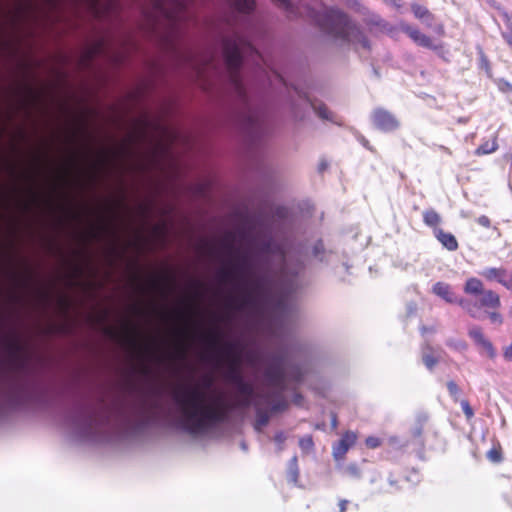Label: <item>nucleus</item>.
Returning <instances> with one entry per match:
<instances>
[{
  "instance_id": "48",
  "label": "nucleus",
  "mask_w": 512,
  "mask_h": 512,
  "mask_svg": "<svg viewBox=\"0 0 512 512\" xmlns=\"http://www.w3.org/2000/svg\"><path fill=\"white\" fill-rule=\"evenodd\" d=\"M446 345L459 351L466 349V343L461 340L449 339L447 340Z\"/></svg>"
},
{
  "instance_id": "19",
  "label": "nucleus",
  "mask_w": 512,
  "mask_h": 512,
  "mask_svg": "<svg viewBox=\"0 0 512 512\" xmlns=\"http://www.w3.org/2000/svg\"><path fill=\"white\" fill-rule=\"evenodd\" d=\"M231 7L236 17L248 20L255 8L254 0H232Z\"/></svg>"
},
{
  "instance_id": "38",
  "label": "nucleus",
  "mask_w": 512,
  "mask_h": 512,
  "mask_svg": "<svg viewBox=\"0 0 512 512\" xmlns=\"http://www.w3.org/2000/svg\"><path fill=\"white\" fill-rule=\"evenodd\" d=\"M13 280L21 287H27L32 279V271L29 268H25L23 274L12 273Z\"/></svg>"
},
{
  "instance_id": "16",
  "label": "nucleus",
  "mask_w": 512,
  "mask_h": 512,
  "mask_svg": "<svg viewBox=\"0 0 512 512\" xmlns=\"http://www.w3.org/2000/svg\"><path fill=\"white\" fill-rule=\"evenodd\" d=\"M356 442V435L351 431H347L341 439L333 445V457L336 461L342 460L349 448Z\"/></svg>"
},
{
  "instance_id": "49",
  "label": "nucleus",
  "mask_w": 512,
  "mask_h": 512,
  "mask_svg": "<svg viewBox=\"0 0 512 512\" xmlns=\"http://www.w3.org/2000/svg\"><path fill=\"white\" fill-rule=\"evenodd\" d=\"M497 87L503 93H510V92H512V84L509 83L506 80H503V79L498 80L497 81Z\"/></svg>"
},
{
  "instance_id": "62",
  "label": "nucleus",
  "mask_w": 512,
  "mask_h": 512,
  "mask_svg": "<svg viewBox=\"0 0 512 512\" xmlns=\"http://www.w3.org/2000/svg\"><path fill=\"white\" fill-rule=\"evenodd\" d=\"M73 273H74V276H77V277L82 275V273H83L82 266L78 265V264L74 265L73 266Z\"/></svg>"
},
{
  "instance_id": "39",
  "label": "nucleus",
  "mask_w": 512,
  "mask_h": 512,
  "mask_svg": "<svg viewBox=\"0 0 512 512\" xmlns=\"http://www.w3.org/2000/svg\"><path fill=\"white\" fill-rule=\"evenodd\" d=\"M153 356L155 362H160V328L157 325L153 337Z\"/></svg>"
},
{
  "instance_id": "3",
  "label": "nucleus",
  "mask_w": 512,
  "mask_h": 512,
  "mask_svg": "<svg viewBox=\"0 0 512 512\" xmlns=\"http://www.w3.org/2000/svg\"><path fill=\"white\" fill-rule=\"evenodd\" d=\"M227 23L233 29L232 36H225L222 39V58L228 79L238 101L243 106L247 120L254 122V116L251 113L250 99L244 85L241 69L244 63L243 49L246 47L253 50L248 41L237 31L235 19L228 18Z\"/></svg>"
},
{
  "instance_id": "31",
  "label": "nucleus",
  "mask_w": 512,
  "mask_h": 512,
  "mask_svg": "<svg viewBox=\"0 0 512 512\" xmlns=\"http://www.w3.org/2000/svg\"><path fill=\"white\" fill-rule=\"evenodd\" d=\"M152 287H153L154 294H155L153 313H154L155 320L157 321L158 319H160V302L157 299L158 294L160 293V271H158V270H155V272H154L153 279H152Z\"/></svg>"
},
{
  "instance_id": "35",
  "label": "nucleus",
  "mask_w": 512,
  "mask_h": 512,
  "mask_svg": "<svg viewBox=\"0 0 512 512\" xmlns=\"http://www.w3.org/2000/svg\"><path fill=\"white\" fill-rule=\"evenodd\" d=\"M313 109L315 113L320 117L321 119L331 121L335 124H339L336 120V116L331 112L328 107L322 103H315L312 104Z\"/></svg>"
},
{
  "instance_id": "12",
  "label": "nucleus",
  "mask_w": 512,
  "mask_h": 512,
  "mask_svg": "<svg viewBox=\"0 0 512 512\" xmlns=\"http://www.w3.org/2000/svg\"><path fill=\"white\" fill-rule=\"evenodd\" d=\"M370 117L373 126L382 132H393L399 127L397 118L386 109L376 108L372 111Z\"/></svg>"
},
{
  "instance_id": "52",
  "label": "nucleus",
  "mask_w": 512,
  "mask_h": 512,
  "mask_svg": "<svg viewBox=\"0 0 512 512\" xmlns=\"http://www.w3.org/2000/svg\"><path fill=\"white\" fill-rule=\"evenodd\" d=\"M292 378L297 382L302 380L303 372H302V368L300 366L295 365L292 367Z\"/></svg>"
},
{
  "instance_id": "28",
  "label": "nucleus",
  "mask_w": 512,
  "mask_h": 512,
  "mask_svg": "<svg viewBox=\"0 0 512 512\" xmlns=\"http://www.w3.org/2000/svg\"><path fill=\"white\" fill-rule=\"evenodd\" d=\"M266 403L270 404V397L257 396H240L238 398V405L243 409L253 407L256 409V404Z\"/></svg>"
},
{
  "instance_id": "57",
  "label": "nucleus",
  "mask_w": 512,
  "mask_h": 512,
  "mask_svg": "<svg viewBox=\"0 0 512 512\" xmlns=\"http://www.w3.org/2000/svg\"><path fill=\"white\" fill-rule=\"evenodd\" d=\"M102 49V43H97L87 52V58L92 59Z\"/></svg>"
},
{
  "instance_id": "20",
  "label": "nucleus",
  "mask_w": 512,
  "mask_h": 512,
  "mask_svg": "<svg viewBox=\"0 0 512 512\" xmlns=\"http://www.w3.org/2000/svg\"><path fill=\"white\" fill-rule=\"evenodd\" d=\"M269 405L270 404L266 403L256 404L254 429L257 432H261L270 421L271 414L268 410Z\"/></svg>"
},
{
  "instance_id": "10",
  "label": "nucleus",
  "mask_w": 512,
  "mask_h": 512,
  "mask_svg": "<svg viewBox=\"0 0 512 512\" xmlns=\"http://www.w3.org/2000/svg\"><path fill=\"white\" fill-rule=\"evenodd\" d=\"M478 301L461 298L459 306H461L472 318L481 319V308H499L501 305L499 295L492 290H484Z\"/></svg>"
},
{
  "instance_id": "43",
  "label": "nucleus",
  "mask_w": 512,
  "mask_h": 512,
  "mask_svg": "<svg viewBox=\"0 0 512 512\" xmlns=\"http://www.w3.org/2000/svg\"><path fill=\"white\" fill-rule=\"evenodd\" d=\"M286 439H287V436L283 431H279L275 434L273 440L276 444V452L278 454H280L285 449Z\"/></svg>"
},
{
  "instance_id": "63",
  "label": "nucleus",
  "mask_w": 512,
  "mask_h": 512,
  "mask_svg": "<svg viewBox=\"0 0 512 512\" xmlns=\"http://www.w3.org/2000/svg\"><path fill=\"white\" fill-rule=\"evenodd\" d=\"M435 332V328L434 327H427V326H422L421 327V333L424 335L426 333H434Z\"/></svg>"
},
{
  "instance_id": "13",
  "label": "nucleus",
  "mask_w": 512,
  "mask_h": 512,
  "mask_svg": "<svg viewBox=\"0 0 512 512\" xmlns=\"http://www.w3.org/2000/svg\"><path fill=\"white\" fill-rule=\"evenodd\" d=\"M312 256L326 266H336L340 257L336 251L326 249L322 240H317L312 247Z\"/></svg>"
},
{
  "instance_id": "7",
  "label": "nucleus",
  "mask_w": 512,
  "mask_h": 512,
  "mask_svg": "<svg viewBox=\"0 0 512 512\" xmlns=\"http://www.w3.org/2000/svg\"><path fill=\"white\" fill-rule=\"evenodd\" d=\"M167 114L166 100L162 94V330H166L167 321V267L165 259V247L167 237V222L166 214L167 207L165 203L166 194V157L168 154V146L166 138L168 135V128L165 123V117Z\"/></svg>"
},
{
  "instance_id": "36",
  "label": "nucleus",
  "mask_w": 512,
  "mask_h": 512,
  "mask_svg": "<svg viewBox=\"0 0 512 512\" xmlns=\"http://www.w3.org/2000/svg\"><path fill=\"white\" fill-rule=\"evenodd\" d=\"M423 221L429 227H436L441 222L440 215L434 209L423 212Z\"/></svg>"
},
{
  "instance_id": "53",
  "label": "nucleus",
  "mask_w": 512,
  "mask_h": 512,
  "mask_svg": "<svg viewBox=\"0 0 512 512\" xmlns=\"http://www.w3.org/2000/svg\"><path fill=\"white\" fill-rule=\"evenodd\" d=\"M501 17L504 24L506 25V31H512V15L508 14L507 12H503Z\"/></svg>"
},
{
  "instance_id": "37",
  "label": "nucleus",
  "mask_w": 512,
  "mask_h": 512,
  "mask_svg": "<svg viewBox=\"0 0 512 512\" xmlns=\"http://www.w3.org/2000/svg\"><path fill=\"white\" fill-rule=\"evenodd\" d=\"M412 11L416 18L430 25V20H432L433 16L424 6L414 4L412 5Z\"/></svg>"
},
{
  "instance_id": "54",
  "label": "nucleus",
  "mask_w": 512,
  "mask_h": 512,
  "mask_svg": "<svg viewBox=\"0 0 512 512\" xmlns=\"http://www.w3.org/2000/svg\"><path fill=\"white\" fill-rule=\"evenodd\" d=\"M487 457L492 462H499L501 460V454L496 449L489 450L488 453H487Z\"/></svg>"
},
{
  "instance_id": "56",
  "label": "nucleus",
  "mask_w": 512,
  "mask_h": 512,
  "mask_svg": "<svg viewBox=\"0 0 512 512\" xmlns=\"http://www.w3.org/2000/svg\"><path fill=\"white\" fill-rule=\"evenodd\" d=\"M58 305L66 312L70 308V300L67 297L62 296L58 299Z\"/></svg>"
},
{
  "instance_id": "6",
  "label": "nucleus",
  "mask_w": 512,
  "mask_h": 512,
  "mask_svg": "<svg viewBox=\"0 0 512 512\" xmlns=\"http://www.w3.org/2000/svg\"><path fill=\"white\" fill-rule=\"evenodd\" d=\"M302 344L292 339L288 345H282L277 351L271 352L266 357L251 356L250 363L264 365L263 377L268 388L284 392L288 381V358L294 350L302 351Z\"/></svg>"
},
{
  "instance_id": "46",
  "label": "nucleus",
  "mask_w": 512,
  "mask_h": 512,
  "mask_svg": "<svg viewBox=\"0 0 512 512\" xmlns=\"http://www.w3.org/2000/svg\"><path fill=\"white\" fill-rule=\"evenodd\" d=\"M345 472L353 477V478H360L361 476V473H360V470L358 468V466L355 464V463H351L349 464L346 468H345Z\"/></svg>"
},
{
  "instance_id": "21",
  "label": "nucleus",
  "mask_w": 512,
  "mask_h": 512,
  "mask_svg": "<svg viewBox=\"0 0 512 512\" xmlns=\"http://www.w3.org/2000/svg\"><path fill=\"white\" fill-rule=\"evenodd\" d=\"M433 293H435L440 298L444 299L448 303H457L459 305V300L455 293L452 291V288L449 284L444 282H437L433 285L432 288Z\"/></svg>"
},
{
  "instance_id": "27",
  "label": "nucleus",
  "mask_w": 512,
  "mask_h": 512,
  "mask_svg": "<svg viewBox=\"0 0 512 512\" xmlns=\"http://www.w3.org/2000/svg\"><path fill=\"white\" fill-rule=\"evenodd\" d=\"M436 238L449 251H455L458 248V242L454 235L444 232L442 229L434 230Z\"/></svg>"
},
{
  "instance_id": "14",
  "label": "nucleus",
  "mask_w": 512,
  "mask_h": 512,
  "mask_svg": "<svg viewBox=\"0 0 512 512\" xmlns=\"http://www.w3.org/2000/svg\"><path fill=\"white\" fill-rule=\"evenodd\" d=\"M399 29L406 33L417 45L429 49H437V47L433 45L432 39L421 33L417 28L406 23H401Z\"/></svg>"
},
{
  "instance_id": "51",
  "label": "nucleus",
  "mask_w": 512,
  "mask_h": 512,
  "mask_svg": "<svg viewBox=\"0 0 512 512\" xmlns=\"http://www.w3.org/2000/svg\"><path fill=\"white\" fill-rule=\"evenodd\" d=\"M488 317H489L490 321H491L492 323H494V324H498V325H500V324H502V322H503V317H502V315H501L500 313H498V312H495V311H493V312H488Z\"/></svg>"
},
{
  "instance_id": "40",
  "label": "nucleus",
  "mask_w": 512,
  "mask_h": 512,
  "mask_svg": "<svg viewBox=\"0 0 512 512\" xmlns=\"http://www.w3.org/2000/svg\"><path fill=\"white\" fill-rule=\"evenodd\" d=\"M388 445L394 450H402L408 447L409 442L399 436H390L388 438Z\"/></svg>"
},
{
  "instance_id": "34",
  "label": "nucleus",
  "mask_w": 512,
  "mask_h": 512,
  "mask_svg": "<svg viewBox=\"0 0 512 512\" xmlns=\"http://www.w3.org/2000/svg\"><path fill=\"white\" fill-rule=\"evenodd\" d=\"M299 467H298V458L297 456H293L287 465V479L289 482L297 485L299 478Z\"/></svg>"
},
{
  "instance_id": "30",
  "label": "nucleus",
  "mask_w": 512,
  "mask_h": 512,
  "mask_svg": "<svg viewBox=\"0 0 512 512\" xmlns=\"http://www.w3.org/2000/svg\"><path fill=\"white\" fill-rule=\"evenodd\" d=\"M91 10L97 17H102L112 8V0H89Z\"/></svg>"
},
{
  "instance_id": "41",
  "label": "nucleus",
  "mask_w": 512,
  "mask_h": 512,
  "mask_svg": "<svg viewBox=\"0 0 512 512\" xmlns=\"http://www.w3.org/2000/svg\"><path fill=\"white\" fill-rule=\"evenodd\" d=\"M498 148L497 142L494 140L491 143L485 142L481 144L475 151L477 155H486L496 151Z\"/></svg>"
},
{
  "instance_id": "4",
  "label": "nucleus",
  "mask_w": 512,
  "mask_h": 512,
  "mask_svg": "<svg viewBox=\"0 0 512 512\" xmlns=\"http://www.w3.org/2000/svg\"><path fill=\"white\" fill-rule=\"evenodd\" d=\"M122 389L136 403L138 412L150 421L160 413V386L151 379L150 367L140 362L139 374L132 368L122 380Z\"/></svg>"
},
{
  "instance_id": "29",
  "label": "nucleus",
  "mask_w": 512,
  "mask_h": 512,
  "mask_svg": "<svg viewBox=\"0 0 512 512\" xmlns=\"http://www.w3.org/2000/svg\"><path fill=\"white\" fill-rule=\"evenodd\" d=\"M463 290L468 295L479 296L485 289L480 279L472 277L467 279V281L464 284Z\"/></svg>"
},
{
  "instance_id": "42",
  "label": "nucleus",
  "mask_w": 512,
  "mask_h": 512,
  "mask_svg": "<svg viewBox=\"0 0 512 512\" xmlns=\"http://www.w3.org/2000/svg\"><path fill=\"white\" fill-rule=\"evenodd\" d=\"M299 447L303 453H310L314 449V441L311 435L299 439Z\"/></svg>"
},
{
  "instance_id": "22",
  "label": "nucleus",
  "mask_w": 512,
  "mask_h": 512,
  "mask_svg": "<svg viewBox=\"0 0 512 512\" xmlns=\"http://www.w3.org/2000/svg\"><path fill=\"white\" fill-rule=\"evenodd\" d=\"M269 389L271 391L266 392L270 395V405L268 406L270 414L286 410L288 407V403L285 399L280 397L283 392L280 393L272 388Z\"/></svg>"
},
{
  "instance_id": "17",
  "label": "nucleus",
  "mask_w": 512,
  "mask_h": 512,
  "mask_svg": "<svg viewBox=\"0 0 512 512\" xmlns=\"http://www.w3.org/2000/svg\"><path fill=\"white\" fill-rule=\"evenodd\" d=\"M185 61L192 65L199 78L204 77V66H214V56L211 55L206 59H198V55L189 51L183 55Z\"/></svg>"
},
{
  "instance_id": "47",
  "label": "nucleus",
  "mask_w": 512,
  "mask_h": 512,
  "mask_svg": "<svg viewBox=\"0 0 512 512\" xmlns=\"http://www.w3.org/2000/svg\"><path fill=\"white\" fill-rule=\"evenodd\" d=\"M463 413L465 414L467 419H471L474 416V411L471 408L469 402L467 400H462L460 402Z\"/></svg>"
},
{
  "instance_id": "61",
  "label": "nucleus",
  "mask_w": 512,
  "mask_h": 512,
  "mask_svg": "<svg viewBox=\"0 0 512 512\" xmlns=\"http://www.w3.org/2000/svg\"><path fill=\"white\" fill-rule=\"evenodd\" d=\"M108 317V311L105 310L96 317V321L99 323L105 322Z\"/></svg>"
},
{
  "instance_id": "44",
  "label": "nucleus",
  "mask_w": 512,
  "mask_h": 512,
  "mask_svg": "<svg viewBox=\"0 0 512 512\" xmlns=\"http://www.w3.org/2000/svg\"><path fill=\"white\" fill-rule=\"evenodd\" d=\"M422 426L415 425L411 428V436L416 440V444L423 449L424 448V441L421 438L422 432H423Z\"/></svg>"
},
{
  "instance_id": "32",
  "label": "nucleus",
  "mask_w": 512,
  "mask_h": 512,
  "mask_svg": "<svg viewBox=\"0 0 512 512\" xmlns=\"http://www.w3.org/2000/svg\"><path fill=\"white\" fill-rule=\"evenodd\" d=\"M193 0H177L178 15L174 16L176 22H180L185 18L193 19L194 15L189 11V3Z\"/></svg>"
},
{
  "instance_id": "8",
  "label": "nucleus",
  "mask_w": 512,
  "mask_h": 512,
  "mask_svg": "<svg viewBox=\"0 0 512 512\" xmlns=\"http://www.w3.org/2000/svg\"><path fill=\"white\" fill-rule=\"evenodd\" d=\"M0 342L6 352L9 366L15 370L23 369L28 360V351L20 336L12 331L9 334L2 335Z\"/></svg>"
},
{
  "instance_id": "15",
  "label": "nucleus",
  "mask_w": 512,
  "mask_h": 512,
  "mask_svg": "<svg viewBox=\"0 0 512 512\" xmlns=\"http://www.w3.org/2000/svg\"><path fill=\"white\" fill-rule=\"evenodd\" d=\"M468 335L477 346L486 351L490 358L495 356L496 353L492 343L484 336L483 331L479 326H471L468 330Z\"/></svg>"
},
{
  "instance_id": "2",
  "label": "nucleus",
  "mask_w": 512,
  "mask_h": 512,
  "mask_svg": "<svg viewBox=\"0 0 512 512\" xmlns=\"http://www.w3.org/2000/svg\"><path fill=\"white\" fill-rule=\"evenodd\" d=\"M176 428L193 437L206 434L210 428L223 422L227 412L216 405L198 386L187 384L174 397Z\"/></svg>"
},
{
  "instance_id": "23",
  "label": "nucleus",
  "mask_w": 512,
  "mask_h": 512,
  "mask_svg": "<svg viewBox=\"0 0 512 512\" xmlns=\"http://www.w3.org/2000/svg\"><path fill=\"white\" fill-rule=\"evenodd\" d=\"M434 352V348L429 343L426 342L422 346V362L429 371H432L440 360V355L435 356Z\"/></svg>"
},
{
  "instance_id": "18",
  "label": "nucleus",
  "mask_w": 512,
  "mask_h": 512,
  "mask_svg": "<svg viewBox=\"0 0 512 512\" xmlns=\"http://www.w3.org/2000/svg\"><path fill=\"white\" fill-rule=\"evenodd\" d=\"M479 274L489 281L496 280L508 290L512 289L511 281L506 280L507 271L504 268L487 267L479 272Z\"/></svg>"
},
{
  "instance_id": "58",
  "label": "nucleus",
  "mask_w": 512,
  "mask_h": 512,
  "mask_svg": "<svg viewBox=\"0 0 512 512\" xmlns=\"http://www.w3.org/2000/svg\"><path fill=\"white\" fill-rule=\"evenodd\" d=\"M477 223L486 228H489L491 225L490 219L485 215L478 217Z\"/></svg>"
},
{
  "instance_id": "55",
  "label": "nucleus",
  "mask_w": 512,
  "mask_h": 512,
  "mask_svg": "<svg viewBox=\"0 0 512 512\" xmlns=\"http://www.w3.org/2000/svg\"><path fill=\"white\" fill-rule=\"evenodd\" d=\"M365 442H366L367 447H369L371 449H375V448L379 447L381 444L379 438L372 437V436L368 437Z\"/></svg>"
},
{
  "instance_id": "9",
  "label": "nucleus",
  "mask_w": 512,
  "mask_h": 512,
  "mask_svg": "<svg viewBox=\"0 0 512 512\" xmlns=\"http://www.w3.org/2000/svg\"><path fill=\"white\" fill-rule=\"evenodd\" d=\"M104 334L112 339L118 340L131 351L139 355L143 352V347L139 342L138 328L131 320H125L120 329L106 326L104 328Z\"/></svg>"
},
{
  "instance_id": "5",
  "label": "nucleus",
  "mask_w": 512,
  "mask_h": 512,
  "mask_svg": "<svg viewBox=\"0 0 512 512\" xmlns=\"http://www.w3.org/2000/svg\"><path fill=\"white\" fill-rule=\"evenodd\" d=\"M315 21L340 47H349L356 51L370 50V42L362 30L339 9L325 7L315 14Z\"/></svg>"
},
{
  "instance_id": "26",
  "label": "nucleus",
  "mask_w": 512,
  "mask_h": 512,
  "mask_svg": "<svg viewBox=\"0 0 512 512\" xmlns=\"http://www.w3.org/2000/svg\"><path fill=\"white\" fill-rule=\"evenodd\" d=\"M162 58L164 57V52L166 50V47L168 45V36L165 31L164 27V21L169 20L170 18H173L170 11L166 7V0H162ZM164 78V61L162 60V79ZM164 84V81L162 80V85Z\"/></svg>"
},
{
  "instance_id": "64",
  "label": "nucleus",
  "mask_w": 512,
  "mask_h": 512,
  "mask_svg": "<svg viewBox=\"0 0 512 512\" xmlns=\"http://www.w3.org/2000/svg\"><path fill=\"white\" fill-rule=\"evenodd\" d=\"M348 504V501L347 500H341L339 502V509H340V512H345L346 511V505Z\"/></svg>"
},
{
  "instance_id": "33",
  "label": "nucleus",
  "mask_w": 512,
  "mask_h": 512,
  "mask_svg": "<svg viewBox=\"0 0 512 512\" xmlns=\"http://www.w3.org/2000/svg\"><path fill=\"white\" fill-rule=\"evenodd\" d=\"M100 234H110L115 236V230L110 224L105 220H102L101 223L95 227H93L89 233L90 238L96 239Z\"/></svg>"
},
{
  "instance_id": "60",
  "label": "nucleus",
  "mask_w": 512,
  "mask_h": 512,
  "mask_svg": "<svg viewBox=\"0 0 512 512\" xmlns=\"http://www.w3.org/2000/svg\"><path fill=\"white\" fill-rule=\"evenodd\" d=\"M280 6L285 8L286 10H291L292 5L290 0H275Z\"/></svg>"
},
{
  "instance_id": "25",
  "label": "nucleus",
  "mask_w": 512,
  "mask_h": 512,
  "mask_svg": "<svg viewBox=\"0 0 512 512\" xmlns=\"http://www.w3.org/2000/svg\"><path fill=\"white\" fill-rule=\"evenodd\" d=\"M366 24L371 28H375L381 32L392 34L393 27L382 19L379 15L372 14L366 18Z\"/></svg>"
},
{
  "instance_id": "59",
  "label": "nucleus",
  "mask_w": 512,
  "mask_h": 512,
  "mask_svg": "<svg viewBox=\"0 0 512 512\" xmlns=\"http://www.w3.org/2000/svg\"><path fill=\"white\" fill-rule=\"evenodd\" d=\"M24 90L29 98V101H35L37 99V94L30 86H25Z\"/></svg>"
},
{
  "instance_id": "1",
  "label": "nucleus",
  "mask_w": 512,
  "mask_h": 512,
  "mask_svg": "<svg viewBox=\"0 0 512 512\" xmlns=\"http://www.w3.org/2000/svg\"><path fill=\"white\" fill-rule=\"evenodd\" d=\"M259 252L261 273H256L251 257L246 254L239 267V278L249 302L259 310L268 308L271 334L280 337L292 313L289 296L297 290V278L304 266L302 263L291 265L285 247L273 238L261 241Z\"/></svg>"
},
{
  "instance_id": "24",
  "label": "nucleus",
  "mask_w": 512,
  "mask_h": 512,
  "mask_svg": "<svg viewBox=\"0 0 512 512\" xmlns=\"http://www.w3.org/2000/svg\"><path fill=\"white\" fill-rule=\"evenodd\" d=\"M117 151H109V150H102L99 153V157L97 161L93 165L94 173H93V179L95 180L97 178L98 172H100L102 169L106 168L113 157L117 156Z\"/></svg>"
},
{
  "instance_id": "50",
  "label": "nucleus",
  "mask_w": 512,
  "mask_h": 512,
  "mask_svg": "<svg viewBox=\"0 0 512 512\" xmlns=\"http://www.w3.org/2000/svg\"><path fill=\"white\" fill-rule=\"evenodd\" d=\"M428 414L426 412H418L415 416V425H419V426H422L424 427V425L426 424V422L428 421Z\"/></svg>"
},
{
  "instance_id": "11",
  "label": "nucleus",
  "mask_w": 512,
  "mask_h": 512,
  "mask_svg": "<svg viewBox=\"0 0 512 512\" xmlns=\"http://www.w3.org/2000/svg\"><path fill=\"white\" fill-rule=\"evenodd\" d=\"M228 378L233 384H235L240 396L249 395L258 397L259 395H261L263 397H270V395L266 391L256 390L251 383L247 382L244 379L238 359L233 360L231 368L229 369L228 372Z\"/></svg>"
},
{
  "instance_id": "45",
  "label": "nucleus",
  "mask_w": 512,
  "mask_h": 512,
  "mask_svg": "<svg viewBox=\"0 0 512 512\" xmlns=\"http://www.w3.org/2000/svg\"><path fill=\"white\" fill-rule=\"evenodd\" d=\"M447 390L449 392V395L453 398L454 401H458L461 389L454 381L447 382Z\"/></svg>"
}]
</instances>
